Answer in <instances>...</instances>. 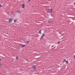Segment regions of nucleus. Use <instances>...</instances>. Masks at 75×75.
Here are the masks:
<instances>
[{"label": "nucleus", "mask_w": 75, "mask_h": 75, "mask_svg": "<svg viewBox=\"0 0 75 75\" xmlns=\"http://www.w3.org/2000/svg\"><path fill=\"white\" fill-rule=\"evenodd\" d=\"M52 12V9H48V13H51Z\"/></svg>", "instance_id": "nucleus-1"}, {"label": "nucleus", "mask_w": 75, "mask_h": 75, "mask_svg": "<svg viewBox=\"0 0 75 75\" xmlns=\"http://www.w3.org/2000/svg\"><path fill=\"white\" fill-rule=\"evenodd\" d=\"M13 19L12 18H10L9 19V23H11V21H13Z\"/></svg>", "instance_id": "nucleus-2"}, {"label": "nucleus", "mask_w": 75, "mask_h": 75, "mask_svg": "<svg viewBox=\"0 0 75 75\" xmlns=\"http://www.w3.org/2000/svg\"><path fill=\"white\" fill-rule=\"evenodd\" d=\"M17 12L18 13H21V11H20V10H17Z\"/></svg>", "instance_id": "nucleus-3"}, {"label": "nucleus", "mask_w": 75, "mask_h": 75, "mask_svg": "<svg viewBox=\"0 0 75 75\" xmlns=\"http://www.w3.org/2000/svg\"><path fill=\"white\" fill-rule=\"evenodd\" d=\"M32 69H35V68H36V67L35 66H33L32 67Z\"/></svg>", "instance_id": "nucleus-4"}, {"label": "nucleus", "mask_w": 75, "mask_h": 75, "mask_svg": "<svg viewBox=\"0 0 75 75\" xmlns=\"http://www.w3.org/2000/svg\"><path fill=\"white\" fill-rule=\"evenodd\" d=\"M24 7H25V5L24 4H23V5H22V8H24Z\"/></svg>", "instance_id": "nucleus-5"}, {"label": "nucleus", "mask_w": 75, "mask_h": 75, "mask_svg": "<svg viewBox=\"0 0 75 75\" xmlns=\"http://www.w3.org/2000/svg\"><path fill=\"white\" fill-rule=\"evenodd\" d=\"M25 46V45H21V47H24Z\"/></svg>", "instance_id": "nucleus-6"}, {"label": "nucleus", "mask_w": 75, "mask_h": 75, "mask_svg": "<svg viewBox=\"0 0 75 75\" xmlns=\"http://www.w3.org/2000/svg\"><path fill=\"white\" fill-rule=\"evenodd\" d=\"M45 34H43V35H42V37H44V36H45Z\"/></svg>", "instance_id": "nucleus-7"}, {"label": "nucleus", "mask_w": 75, "mask_h": 75, "mask_svg": "<svg viewBox=\"0 0 75 75\" xmlns=\"http://www.w3.org/2000/svg\"><path fill=\"white\" fill-rule=\"evenodd\" d=\"M66 62L67 64H68V61H67Z\"/></svg>", "instance_id": "nucleus-8"}, {"label": "nucleus", "mask_w": 75, "mask_h": 75, "mask_svg": "<svg viewBox=\"0 0 75 75\" xmlns=\"http://www.w3.org/2000/svg\"><path fill=\"white\" fill-rule=\"evenodd\" d=\"M51 22H52V21H51V20H50L49 21V23H51Z\"/></svg>", "instance_id": "nucleus-9"}, {"label": "nucleus", "mask_w": 75, "mask_h": 75, "mask_svg": "<svg viewBox=\"0 0 75 75\" xmlns=\"http://www.w3.org/2000/svg\"><path fill=\"white\" fill-rule=\"evenodd\" d=\"M41 30H40L39 31V33H40V34H41Z\"/></svg>", "instance_id": "nucleus-10"}, {"label": "nucleus", "mask_w": 75, "mask_h": 75, "mask_svg": "<svg viewBox=\"0 0 75 75\" xmlns=\"http://www.w3.org/2000/svg\"><path fill=\"white\" fill-rule=\"evenodd\" d=\"M29 43V41H28L27 42V44H28Z\"/></svg>", "instance_id": "nucleus-11"}, {"label": "nucleus", "mask_w": 75, "mask_h": 75, "mask_svg": "<svg viewBox=\"0 0 75 75\" xmlns=\"http://www.w3.org/2000/svg\"><path fill=\"white\" fill-rule=\"evenodd\" d=\"M14 21V22H16V21H17V20H15Z\"/></svg>", "instance_id": "nucleus-12"}, {"label": "nucleus", "mask_w": 75, "mask_h": 75, "mask_svg": "<svg viewBox=\"0 0 75 75\" xmlns=\"http://www.w3.org/2000/svg\"><path fill=\"white\" fill-rule=\"evenodd\" d=\"M18 59V56H17V57H16V59Z\"/></svg>", "instance_id": "nucleus-13"}, {"label": "nucleus", "mask_w": 75, "mask_h": 75, "mask_svg": "<svg viewBox=\"0 0 75 75\" xmlns=\"http://www.w3.org/2000/svg\"><path fill=\"white\" fill-rule=\"evenodd\" d=\"M0 66H2V64L0 63Z\"/></svg>", "instance_id": "nucleus-14"}, {"label": "nucleus", "mask_w": 75, "mask_h": 75, "mask_svg": "<svg viewBox=\"0 0 75 75\" xmlns=\"http://www.w3.org/2000/svg\"><path fill=\"white\" fill-rule=\"evenodd\" d=\"M0 7H2V6H1V5L0 4Z\"/></svg>", "instance_id": "nucleus-15"}, {"label": "nucleus", "mask_w": 75, "mask_h": 75, "mask_svg": "<svg viewBox=\"0 0 75 75\" xmlns=\"http://www.w3.org/2000/svg\"><path fill=\"white\" fill-rule=\"evenodd\" d=\"M31 0H28V2L29 1H30Z\"/></svg>", "instance_id": "nucleus-16"}, {"label": "nucleus", "mask_w": 75, "mask_h": 75, "mask_svg": "<svg viewBox=\"0 0 75 75\" xmlns=\"http://www.w3.org/2000/svg\"><path fill=\"white\" fill-rule=\"evenodd\" d=\"M1 60L0 59V62H1Z\"/></svg>", "instance_id": "nucleus-17"}, {"label": "nucleus", "mask_w": 75, "mask_h": 75, "mask_svg": "<svg viewBox=\"0 0 75 75\" xmlns=\"http://www.w3.org/2000/svg\"><path fill=\"white\" fill-rule=\"evenodd\" d=\"M11 13H13V12H12Z\"/></svg>", "instance_id": "nucleus-18"}]
</instances>
